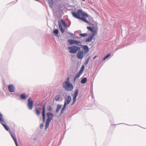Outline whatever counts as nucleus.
<instances>
[{"label":"nucleus","instance_id":"1","mask_svg":"<svg viewBox=\"0 0 146 146\" xmlns=\"http://www.w3.org/2000/svg\"><path fill=\"white\" fill-rule=\"evenodd\" d=\"M72 14L75 18L80 19L88 24H91L90 22L88 21L86 19L88 17V14L85 12H82V10L78 9L76 12H72Z\"/></svg>","mask_w":146,"mask_h":146},{"label":"nucleus","instance_id":"2","mask_svg":"<svg viewBox=\"0 0 146 146\" xmlns=\"http://www.w3.org/2000/svg\"><path fill=\"white\" fill-rule=\"evenodd\" d=\"M70 79V78L68 77L62 84V86L64 88L68 91H71L73 89V85L69 82Z\"/></svg>","mask_w":146,"mask_h":146},{"label":"nucleus","instance_id":"3","mask_svg":"<svg viewBox=\"0 0 146 146\" xmlns=\"http://www.w3.org/2000/svg\"><path fill=\"white\" fill-rule=\"evenodd\" d=\"M46 116L48 118L46 119L45 124V129H46L48 126L50 122L52 119L54 114L52 113L48 112L46 113Z\"/></svg>","mask_w":146,"mask_h":146},{"label":"nucleus","instance_id":"4","mask_svg":"<svg viewBox=\"0 0 146 146\" xmlns=\"http://www.w3.org/2000/svg\"><path fill=\"white\" fill-rule=\"evenodd\" d=\"M68 49L69 50V52L72 54H75L77 51L80 50V48L77 46H72L68 47Z\"/></svg>","mask_w":146,"mask_h":146},{"label":"nucleus","instance_id":"5","mask_svg":"<svg viewBox=\"0 0 146 146\" xmlns=\"http://www.w3.org/2000/svg\"><path fill=\"white\" fill-rule=\"evenodd\" d=\"M5 120L3 114L0 112V122L3 126L5 129L7 131L9 130V129L8 127L5 122Z\"/></svg>","mask_w":146,"mask_h":146},{"label":"nucleus","instance_id":"6","mask_svg":"<svg viewBox=\"0 0 146 146\" xmlns=\"http://www.w3.org/2000/svg\"><path fill=\"white\" fill-rule=\"evenodd\" d=\"M71 100V96H68L67 98V99H66L65 100L64 104L63 105V107L61 110L60 114H62L63 113V111L66 108V105H68L69 103Z\"/></svg>","mask_w":146,"mask_h":146},{"label":"nucleus","instance_id":"7","mask_svg":"<svg viewBox=\"0 0 146 146\" xmlns=\"http://www.w3.org/2000/svg\"><path fill=\"white\" fill-rule=\"evenodd\" d=\"M33 102L32 99L31 98H29L28 100L27 106L29 109L31 110L33 108Z\"/></svg>","mask_w":146,"mask_h":146},{"label":"nucleus","instance_id":"8","mask_svg":"<svg viewBox=\"0 0 146 146\" xmlns=\"http://www.w3.org/2000/svg\"><path fill=\"white\" fill-rule=\"evenodd\" d=\"M78 89H76L74 93H73V102L72 104H73L75 102L77 97L78 96Z\"/></svg>","mask_w":146,"mask_h":146},{"label":"nucleus","instance_id":"9","mask_svg":"<svg viewBox=\"0 0 146 146\" xmlns=\"http://www.w3.org/2000/svg\"><path fill=\"white\" fill-rule=\"evenodd\" d=\"M79 50L77 54V57L78 59H81L83 58L84 52L80 49Z\"/></svg>","mask_w":146,"mask_h":146},{"label":"nucleus","instance_id":"10","mask_svg":"<svg viewBox=\"0 0 146 146\" xmlns=\"http://www.w3.org/2000/svg\"><path fill=\"white\" fill-rule=\"evenodd\" d=\"M87 29L89 31H90L92 33L91 35L94 36L96 33V28L95 27H91L88 26L87 27Z\"/></svg>","mask_w":146,"mask_h":146},{"label":"nucleus","instance_id":"11","mask_svg":"<svg viewBox=\"0 0 146 146\" xmlns=\"http://www.w3.org/2000/svg\"><path fill=\"white\" fill-rule=\"evenodd\" d=\"M9 91L11 92H14L15 91V87L13 84H10L8 86Z\"/></svg>","mask_w":146,"mask_h":146},{"label":"nucleus","instance_id":"12","mask_svg":"<svg viewBox=\"0 0 146 146\" xmlns=\"http://www.w3.org/2000/svg\"><path fill=\"white\" fill-rule=\"evenodd\" d=\"M9 133L15 142L17 141L15 134L14 132H13L10 131H9Z\"/></svg>","mask_w":146,"mask_h":146},{"label":"nucleus","instance_id":"13","mask_svg":"<svg viewBox=\"0 0 146 146\" xmlns=\"http://www.w3.org/2000/svg\"><path fill=\"white\" fill-rule=\"evenodd\" d=\"M42 116L43 118V122H44L45 121V105H44L42 107Z\"/></svg>","mask_w":146,"mask_h":146},{"label":"nucleus","instance_id":"14","mask_svg":"<svg viewBox=\"0 0 146 146\" xmlns=\"http://www.w3.org/2000/svg\"><path fill=\"white\" fill-rule=\"evenodd\" d=\"M81 47L83 49L84 53H86L89 51V48L87 46L82 45Z\"/></svg>","mask_w":146,"mask_h":146},{"label":"nucleus","instance_id":"15","mask_svg":"<svg viewBox=\"0 0 146 146\" xmlns=\"http://www.w3.org/2000/svg\"><path fill=\"white\" fill-rule=\"evenodd\" d=\"M94 36V35H90L88 38L85 41V42H91Z\"/></svg>","mask_w":146,"mask_h":146},{"label":"nucleus","instance_id":"16","mask_svg":"<svg viewBox=\"0 0 146 146\" xmlns=\"http://www.w3.org/2000/svg\"><path fill=\"white\" fill-rule=\"evenodd\" d=\"M76 40H75L69 39L68 40V42L70 43V45H72L74 44H76Z\"/></svg>","mask_w":146,"mask_h":146},{"label":"nucleus","instance_id":"17","mask_svg":"<svg viewBox=\"0 0 146 146\" xmlns=\"http://www.w3.org/2000/svg\"><path fill=\"white\" fill-rule=\"evenodd\" d=\"M62 106L61 104H58L57 106L56 112L58 113Z\"/></svg>","mask_w":146,"mask_h":146},{"label":"nucleus","instance_id":"18","mask_svg":"<svg viewBox=\"0 0 146 146\" xmlns=\"http://www.w3.org/2000/svg\"><path fill=\"white\" fill-rule=\"evenodd\" d=\"M59 27L61 30V31L62 33H63L64 32V30L63 29L62 25L60 23L59 24Z\"/></svg>","mask_w":146,"mask_h":146},{"label":"nucleus","instance_id":"19","mask_svg":"<svg viewBox=\"0 0 146 146\" xmlns=\"http://www.w3.org/2000/svg\"><path fill=\"white\" fill-rule=\"evenodd\" d=\"M87 81V78H86L84 77L82 79L81 81V82L82 84H84Z\"/></svg>","mask_w":146,"mask_h":146},{"label":"nucleus","instance_id":"20","mask_svg":"<svg viewBox=\"0 0 146 146\" xmlns=\"http://www.w3.org/2000/svg\"><path fill=\"white\" fill-rule=\"evenodd\" d=\"M58 29H55L53 31V33L56 36H58Z\"/></svg>","mask_w":146,"mask_h":146},{"label":"nucleus","instance_id":"21","mask_svg":"<svg viewBox=\"0 0 146 146\" xmlns=\"http://www.w3.org/2000/svg\"><path fill=\"white\" fill-rule=\"evenodd\" d=\"M48 2L49 4V6L51 7H52L53 5V0H48Z\"/></svg>","mask_w":146,"mask_h":146},{"label":"nucleus","instance_id":"22","mask_svg":"<svg viewBox=\"0 0 146 146\" xmlns=\"http://www.w3.org/2000/svg\"><path fill=\"white\" fill-rule=\"evenodd\" d=\"M79 35L82 37H84L88 35V34L87 33H81Z\"/></svg>","mask_w":146,"mask_h":146},{"label":"nucleus","instance_id":"23","mask_svg":"<svg viewBox=\"0 0 146 146\" xmlns=\"http://www.w3.org/2000/svg\"><path fill=\"white\" fill-rule=\"evenodd\" d=\"M20 96L21 98L23 100L25 99L26 97V96L24 94H21Z\"/></svg>","mask_w":146,"mask_h":146},{"label":"nucleus","instance_id":"24","mask_svg":"<svg viewBox=\"0 0 146 146\" xmlns=\"http://www.w3.org/2000/svg\"><path fill=\"white\" fill-rule=\"evenodd\" d=\"M82 42L80 41H76V44L78 46H81L82 45Z\"/></svg>","mask_w":146,"mask_h":146},{"label":"nucleus","instance_id":"25","mask_svg":"<svg viewBox=\"0 0 146 146\" xmlns=\"http://www.w3.org/2000/svg\"><path fill=\"white\" fill-rule=\"evenodd\" d=\"M111 56V54H108L103 59V60H105L106 59L108 58V57H110Z\"/></svg>","mask_w":146,"mask_h":146},{"label":"nucleus","instance_id":"26","mask_svg":"<svg viewBox=\"0 0 146 146\" xmlns=\"http://www.w3.org/2000/svg\"><path fill=\"white\" fill-rule=\"evenodd\" d=\"M90 58V56L88 57V58H87L86 62L85 63V65H86L88 64Z\"/></svg>","mask_w":146,"mask_h":146},{"label":"nucleus","instance_id":"27","mask_svg":"<svg viewBox=\"0 0 146 146\" xmlns=\"http://www.w3.org/2000/svg\"><path fill=\"white\" fill-rule=\"evenodd\" d=\"M36 112L38 116H39L40 115V111L37 109H36Z\"/></svg>","mask_w":146,"mask_h":146},{"label":"nucleus","instance_id":"28","mask_svg":"<svg viewBox=\"0 0 146 146\" xmlns=\"http://www.w3.org/2000/svg\"><path fill=\"white\" fill-rule=\"evenodd\" d=\"M61 21L62 22L63 25L64 26L66 27V25L65 22L63 20H61Z\"/></svg>","mask_w":146,"mask_h":146},{"label":"nucleus","instance_id":"29","mask_svg":"<svg viewBox=\"0 0 146 146\" xmlns=\"http://www.w3.org/2000/svg\"><path fill=\"white\" fill-rule=\"evenodd\" d=\"M47 109L49 111H51L52 108L50 106H49L47 107Z\"/></svg>","mask_w":146,"mask_h":146},{"label":"nucleus","instance_id":"30","mask_svg":"<svg viewBox=\"0 0 146 146\" xmlns=\"http://www.w3.org/2000/svg\"><path fill=\"white\" fill-rule=\"evenodd\" d=\"M80 76V75L78 74V73H77L76 75L75 76V78H79Z\"/></svg>","mask_w":146,"mask_h":146},{"label":"nucleus","instance_id":"31","mask_svg":"<svg viewBox=\"0 0 146 146\" xmlns=\"http://www.w3.org/2000/svg\"><path fill=\"white\" fill-rule=\"evenodd\" d=\"M85 67L84 65H82L81 66V68L80 70H82L83 71L84 68Z\"/></svg>","mask_w":146,"mask_h":146},{"label":"nucleus","instance_id":"32","mask_svg":"<svg viewBox=\"0 0 146 146\" xmlns=\"http://www.w3.org/2000/svg\"><path fill=\"white\" fill-rule=\"evenodd\" d=\"M56 100L57 101L60 99V97L59 96H57L56 98Z\"/></svg>","mask_w":146,"mask_h":146},{"label":"nucleus","instance_id":"33","mask_svg":"<svg viewBox=\"0 0 146 146\" xmlns=\"http://www.w3.org/2000/svg\"><path fill=\"white\" fill-rule=\"evenodd\" d=\"M89 20H90V21H90V23H91V21L93 20V19H92V18L91 17H89ZM91 24H90V25H91Z\"/></svg>","mask_w":146,"mask_h":146},{"label":"nucleus","instance_id":"34","mask_svg":"<svg viewBox=\"0 0 146 146\" xmlns=\"http://www.w3.org/2000/svg\"><path fill=\"white\" fill-rule=\"evenodd\" d=\"M83 71V70H80L79 72L78 73V74H80V75H81V74L82 73V72Z\"/></svg>","mask_w":146,"mask_h":146},{"label":"nucleus","instance_id":"35","mask_svg":"<svg viewBox=\"0 0 146 146\" xmlns=\"http://www.w3.org/2000/svg\"><path fill=\"white\" fill-rule=\"evenodd\" d=\"M68 34H69V35H73V33H71V32H68Z\"/></svg>","mask_w":146,"mask_h":146},{"label":"nucleus","instance_id":"36","mask_svg":"<svg viewBox=\"0 0 146 146\" xmlns=\"http://www.w3.org/2000/svg\"><path fill=\"white\" fill-rule=\"evenodd\" d=\"M43 124H42V123L41 124H40V128L41 129L42 128V127H43Z\"/></svg>","mask_w":146,"mask_h":146},{"label":"nucleus","instance_id":"37","mask_svg":"<svg viewBox=\"0 0 146 146\" xmlns=\"http://www.w3.org/2000/svg\"><path fill=\"white\" fill-rule=\"evenodd\" d=\"M77 79V78H76L75 77L74 80V82H75Z\"/></svg>","mask_w":146,"mask_h":146},{"label":"nucleus","instance_id":"38","mask_svg":"<svg viewBox=\"0 0 146 146\" xmlns=\"http://www.w3.org/2000/svg\"><path fill=\"white\" fill-rule=\"evenodd\" d=\"M15 144H16V146H18L17 141L15 142Z\"/></svg>","mask_w":146,"mask_h":146},{"label":"nucleus","instance_id":"39","mask_svg":"<svg viewBox=\"0 0 146 146\" xmlns=\"http://www.w3.org/2000/svg\"><path fill=\"white\" fill-rule=\"evenodd\" d=\"M97 56H95L93 58V59H95L97 57Z\"/></svg>","mask_w":146,"mask_h":146},{"label":"nucleus","instance_id":"40","mask_svg":"<svg viewBox=\"0 0 146 146\" xmlns=\"http://www.w3.org/2000/svg\"><path fill=\"white\" fill-rule=\"evenodd\" d=\"M82 0L83 1H85V0Z\"/></svg>","mask_w":146,"mask_h":146},{"label":"nucleus","instance_id":"41","mask_svg":"<svg viewBox=\"0 0 146 146\" xmlns=\"http://www.w3.org/2000/svg\"><path fill=\"white\" fill-rule=\"evenodd\" d=\"M36 139V138H34V140H35V139Z\"/></svg>","mask_w":146,"mask_h":146},{"label":"nucleus","instance_id":"42","mask_svg":"<svg viewBox=\"0 0 146 146\" xmlns=\"http://www.w3.org/2000/svg\"><path fill=\"white\" fill-rule=\"evenodd\" d=\"M61 11L62 12H63V11L62 10H61Z\"/></svg>","mask_w":146,"mask_h":146}]
</instances>
